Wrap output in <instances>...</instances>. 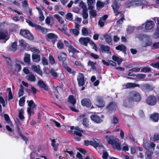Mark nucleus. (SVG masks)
<instances>
[{"label":"nucleus","mask_w":159,"mask_h":159,"mask_svg":"<svg viewBox=\"0 0 159 159\" xmlns=\"http://www.w3.org/2000/svg\"><path fill=\"white\" fill-rule=\"evenodd\" d=\"M143 1L140 0L132 1V6L135 7L136 6H139L143 4Z\"/></svg>","instance_id":"obj_25"},{"label":"nucleus","mask_w":159,"mask_h":159,"mask_svg":"<svg viewBox=\"0 0 159 159\" xmlns=\"http://www.w3.org/2000/svg\"><path fill=\"white\" fill-rule=\"evenodd\" d=\"M150 143L145 141L143 142V146L144 148L147 150H149L150 149Z\"/></svg>","instance_id":"obj_42"},{"label":"nucleus","mask_w":159,"mask_h":159,"mask_svg":"<svg viewBox=\"0 0 159 159\" xmlns=\"http://www.w3.org/2000/svg\"><path fill=\"white\" fill-rule=\"evenodd\" d=\"M120 5L119 3L117 1L115 0L113 2L111 7L114 11V12L115 14V16H117L120 13V10H119L120 7Z\"/></svg>","instance_id":"obj_5"},{"label":"nucleus","mask_w":159,"mask_h":159,"mask_svg":"<svg viewBox=\"0 0 159 159\" xmlns=\"http://www.w3.org/2000/svg\"><path fill=\"white\" fill-rule=\"evenodd\" d=\"M132 102H133L132 101L130 100V97L129 96L128 98H126L125 99L123 105L125 107H129Z\"/></svg>","instance_id":"obj_21"},{"label":"nucleus","mask_w":159,"mask_h":159,"mask_svg":"<svg viewBox=\"0 0 159 159\" xmlns=\"http://www.w3.org/2000/svg\"><path fill=\"white\" fill-rule=\"evenodd\" d=\"M146 101L148 105L153 106L156 103L157 100L155 96L150 95L146 98Z\"/></svg>","instance_id":"obj_6"},{"label":"nucleus","mask_w":159,"mask_h":159,"mask_svg":"<svg viewBox=\"0 0 159 159\" xmlns=\"http://www.w3.org/2000/svg\"><path fill=\"white\" fill-rule=\"evenodd\" d=\"M117 107L116 103L114 102L111 103L107 107V109L109 111H112L116 109Z\"/></svg>","instance_id":"obj_22"},{"label":"nucleus","mask_w":159,"mask_h":159,"mask_svg":"<svg viewBox=\"0 0 159 159\" xmlns=\"http://www.w3.org/2000/svg\"><path fill=\"white\" fill-rule=\"evenodd\" d=\"M49 62L51 64H53L55 63V60L53 56L51 54H49Z\"/></svg>","instance_id":"obj_47"},{"label":"nucleus","mask_w":159,"mask_h":159,"mask_svg":"<svg viewBox=\"0 0 159 159\" xmlns=\"http://www.w3.org/2000/svg\"><path fill=\"white\" fill-rule=\"evenodd\" d=\"M129 96L130 97V100L132 101L139 102L141 99V96L140 93L136 91L130 92L129 93Z\"/></svg>","instance_id":"obj_3"},{"label":"nucleus","mask_w":159,"mask_h":159,"mask_svg":"<svg viewBox=\"0 0 159 159\" xmlns=\"http://www.w3.org/2000/svg\"><path fill=\"white\" fill-rule=\"evenodd\" d=\"M38 85L41 88L45 90H48V86L45 84L44 82L42 80L38 81Z\"/></svg>","instance_id":"obj_19"},{"label":"nucleus","mask_w":159,"mask_h":159,"mask_svg":"<svg viewBox=\"0 0 159 159\" xmlns=\"http://www.w3.org/2000/svg\"><path fill=\"white\" fill-rule=\"evenodd\" d=\"M66 54L64 52H63L58 56V58L60 61L64 62L66 60Z\"/></svg>","instance_id":"obj_28"},{"label":"nucleus","mask_w":159,"mask_h":159,"mask_svg":"<svg viewBox=\"0 0 159 159\" xmlns=\"http://www.w3.org/2000/svg\"><path fill=\"white\" fill-rule=\"evenodd\" d=\"M32 59L34 62H38L40 60V56L39 54L33 53L32 54Z\"/></svg>","instance_id":"obj_24"},{"label":"nucleus","mask_w":159,"mask_h":159,"mask_svg":"<svg viewBox=\"0 0 159 159\" xmlns=\"http://www.w3.org/2000/svg\"><path fill=\"white\" fill-rule=\"evenodd\" d=\"M154 23L152 20L147 21L145 25V28L146 30H150L153 28Z\"/></svg>","instance_id":"obj_15"},{"label":"nucleus","mask_w":159,"mask_h":159,"mask_svg":"<svg viewBox=\"0 0 159 159\" xmlns=\"http://www.w3.org/2000/svg\"><path fill=\"white\" fill-rule=\"evenodd\" d=\"M16 67L15 70L17 71H20L21 70V66L19 64L16 63L15 65Z\"/></svg>","instance_id":"obj_61"},{"label":"nucleus","mask_w":159,"mask_h":159,"mask_svg":"<svg viewBox=\"0 0 159 159\" xmlns=\"http://www.w3.org/2000/svg\"><path fill=\"white\" fill-rule=\"evenodd\" d=\"M89 39L88 37H82L79 39V41L80 44L86 46L89 41Z\"/></svg>","instance_id":"obj_12"},{"label":"nucleus","mask_w":159,"mask_h":159,"mask_svg":"<svg viewBox=\"0 0 159 159\" xmlns=\"http://www.w3.org/2000/svg\"><path fill=\"white\" fill-rule=\"evenodd\" d=\"M105 139L108 143L111 144L112 146L116 149L120 150V147L118 140L113 136L106 135Z\"/></svg>","instance_id":"obj_1"},{"label":"nucleus","mask_w":159,"mask_h":159,"mask_svg":"<svg viewBox=\"0 0 159 159\" xmlns=\"http://www.w3.org/2000/svg\"><path fill=\"white\" fill-rule=\"evenodd\" d=\"M30 54H25V55L24 58V61L28 65L30 64Z\"/></svg>","instance_id":"obj_30"},{"label":"nucleus","mask_w":159,"mask_h":159,"mask_svg":"<svg viewBox=\"0 0 159 159\" xmlns=\"http://www.w3.org/2000/svg\"><path fill=\"white\" fill-rule=\"evenodd\" d=\"M51 74L53 77L55 79L57 78L58 77V74L53 69H51Z\"/></svg>","instance_id":"obj_36"},{"label":"nucleus","mask_w":159,"mask_h":159,"mask_svg":"<svg viewBox=\"0 0 159 159\" xmlns=\"http://www.w3.org/2000/svg\"><path fill=\"white\" fill-rule=\"evenodd\" d=\"M105 5V3L100 1H98L96 3V6L97 9H99L103 7Z\"/></svg>","instance_id":"obj_35"},{"label":"nucleus","mask_w":159,"mask_h":159,"mask_svg":"<svg viewBox=\"0 0 159 159\" xmlns=\"http://www.w3.org/2000/svg\"><path fill=\"white\" fill-rule=\"evenodd\" d=\"M159 115L158 113H155L151 115L150 116V119L154 122H157L159 120Z\"/></svg>","instance_id":"obj_20"},{"label":"nucleus","mask_w":159,"mask_h":159,"mask_svg":"<svg viewBox=\"0 0 159 159\" xmlns=\"http://www.w3.org/2000/svg\"><path fill=\"white\" fill-rule=\"evenodd\" d=\"M66 18L67 20H72L73 19L72 14L71 13H68L66 14Z\"/></svg>","instance_id":"obj_46"},{"label":"nucleus","mask_w":159,"mask_h":159,"mask_svg":"<svg viewBox=\"0 0 159 159\" xmlns=\"http://www.w3.org/2000/svg\"><path fill=\"white\" fill-rule=\"evenodd\" d=\"M31 69L33 70L36 72L38 74L42 76V71L40 70V67L39 65H33Z\"/></svg>","instance_id":"obj_18"},{"label":"nucleus","mask_w":159,"mask_h":159,"mask_svg":"<svg viewBox=\"0 0 159 159\" xmlns=\"http://www.w3.org/2000/svg\"><path fill=\"white\" fill-rule=\"evenodd\" d=\"M19 43L21 47H25L27 45L25 41L22 39L19 41Z\"/></svg>","instance_id":"obj_56"},{"label":"nucleus","mask_w":159,"mask_h":159,"mask_svg":"<svg viewBox=\"0 0 159 159\" xmlns=\"http://www.w3.org/2000/svg\"><path fill=\"white\" fill-rule=\"evenodd\" d=\"M27 102H28V106L29 107L28 108L27 111L30 116L34 114L33 111L31 107L33 108H35L36 107V104H35L34 101L32 100L29 101H27Z\"/></svg>","instance_id":"obj_8"},{"label":"nucleus","mask_w":159,"mask_h":159,"mask_svg":"<svg viewBox=\"0 0 159 159\" xmlns=\"http://www.w3.org/2000/svg\"><path fill=\"white\" fill-rule=\"evenodd\" d=\"M70 127L71 130V131L73 134H75L76 136H82L81 132H83V130L78 127L70 126Z\"/></svg>","instance_id":"obj_9"},{"label":"nucleus","mask_w":159,"mask_h":159,"mask_svg":"<svg viewBox=\"0 0 159 159\" xmlns=\"http://www.w3.org/2000/svg\"><path fill=\"white\" fill-rule=\"evenodd\" d=\"M11 47L12 48V50L14 51L17 49V43L14 42L11 44Z\"/></svg>","instance_id":"obj_60"},{"label":"nucleus","mask_w":159,"mask_h":159,"mask_svg":"<svg viewBox=\"0 0 159 159\" xmlns=\"http://www.w3.org/2000/svg\"><path fill=\"white\" fill-rule=\"evenodd\" d=\"M135 77L140 79H143L145 77L146 75L143 74H138L137 75H135Z\"/></svg>","instance_id":"obj_62"},{"label":"nucleus","mask_w":159,"mask_h":159,"mask_svg":"<svg viewBox=\"0 0 159 159\" xmlns=\"http://www.w3.org/2000/svg\"><path fill=\"white\" fill-rule=\"evenodd\" d=\"M62 66L64 67L65 70L66 71H68V72H69V73L71 72V69L70 67L68 66L66 64L64 63H63Z\"/></svg>","instance_id":"obj_48"},{"label":"nucleus","mask_w":159,"mask_h":159,"mask_svg":"<svg viewBox=\"0 0 159 159\" xmlns=\"http://www.w3.org/2000/svg\"><path fill=\"white\" fill-rule=\"evenodd\" d=\"M18 132L20 136L22 138V139L26 143H27V142H28V138L22 134L19 130Z\"/></svg>","instance_id":"obj_45"},{"label":"nucleus","mask_w":159,"mask_h":159,"mask_svg":"<svg viewBox=\"0 0 159 159\" xmlns=\"http://www.w3.org/2000/svg\"><path fill=\"white\" fill-rule=\"evenodd\" d=\"M68 48L69 51L70 52L75 53L76 51V49H75L74 48H73L71 45H69V47H68Z\"/></svg>","instance_id":"obj_64"},{"label":"nucleus","mask_w":159,"mask_h":159,"mask_svg":"<svg viewBox=\"0 0 159 159\" xmlns=\"http://www.w3.org/2000/svg\"><path fill=\"white\" fill-rule=\"evenodd\" d=\"M82 105L83 106H86L89 107L91 105V102L90 100L88 98H84L81 101Z\"/></svg>","instance_id":"obj_17"},{"label":"nucleus","mask_w":159,"mask_h":159,"mask_svg":"<svg viewBox=\"0 0 159 159\" xmlns=\"http://www.w3.org/2000/svg\"><path fill=\"white\" fill-rule=\"evenodd\" d=\"M88 43L93 47V49H94L96 51H97L98 48L95 43L93 41L89 39V41Z\"/></svg>","instance_id":"obj_40"},{"label":"nucleus","mask_w":159,"mask_h":159,"mask_svg":"<svg viewBox=\"0 0 159 159\" xmlns=\"http://www.w3.org/2000/svg\"><path fill=\"white\" fill-rule=\"evenodd\" d=\"M142 89L147 91L152 90L153 89V87L149 84H144L142 85Z\"/></svg>","instance_id":"obj_26"},{"label":"nucleus","mask_w":159,"mask_h":159,"mask_svg":"<svg viewBox=\"0 0 159 159\" xmlns=\"http://www.w3.org/2000/svg\"><path fill=\"white\" fill-rule=\"evenodd\" d=\"M86 115L85 114H82L79 117L80 120H82L83 122L82 124L83 125L88 127L89 126V120L88 119L85 117Z\"/></svg>","instance_id":"obj_11"},{"label":"nucleus","mask_w":159,"mask_h":159,"mask_svg":"<svg viewBox=\"0 0 159 159\" xmlns=\"http://www.w3.org/2000/svg\"><path fill=\"white\" fill-rule=\"evenodd\" d=\"M51 145L54 148V149L55 151H57V147L59 145L58 143L56 144L55 143V140L53 139L51 140Z\"/></svg>","instance_id":"obj_39"},{"label":"nucleus","mask_w":159,"mask_h":159,"mask_svg":"<svg viewBox=\"0 0 159 159\" xmlns=\"http://www.w3.org/2000/svg\"><path fill=\"white\" fill-rule=\"evenodd\" d=\"M124 89H128L130 88H134L136 87H139V85L138 84L132 83H127L123 85Z\"/></svg>","instance_id":"obj_14"},{"label":"nucleus","mask_w":159,"mask_h":159,"mask_svg":"<svg viewBox=\"0 0 159 159\" xmlns=\"http://www.w3.org/2000/svg\"><path fill=\"white\" fill-rule=\"evenodd\" d=\"M68 101L73 105L75 104L76 102V100L74 98V97L72 95H70L69 96Z\"/></svg>","instance_id":"obj_33"},{"label":"nucleus","mask_w":159,"mask_h":159,"mask_svg":"<svg viewBox=\"0 0 159 159\" xmlns=\"http://www.w3.org/2000/svg\"><path fill=\"white\" fill-rule=\"evenodd\" d=\"M70 32H72L75 35V36L78 35L79 34V31L76 29H70Z\"/></svg>","instance_id":"obj_54"},{"label":"nucleus","mask_w":159,"mask_h":159,"mask_svg":"<svg viewBox=\"0 0 159 159\" xmlns=\"http://www.w3.org/2000/svg\"><path fill=\"white\" fill-rule=\"evenodd\" d=\"M47 36L48 38L53 39L52 40V42L53 44H54L57 38V36L53 33H49L47 35Z\"/></svg>","instance_id":"obj_27"},{"label":"nucleus","mask_w":159,"mask_h":159,"mask_svg":"<svg viewBox=\"0 0 159 159\" xmlns=\"http://www.w3.org/2000/svg\"><path fill=\"white\" fill-rule=\"evenodd\" d=\"M57 46L58 48L60 49H61L63 48L64 44L60 40L57 43Z\"/></svg>","instance_id":"obj_49"},{"label":"nucleus","mask_w":159,"mask_h":159,"mask_svg":"<svg viewBox=\"0 0 159 159\" xmlns=\"http://www.w3.org/2000/svg\"><path fill=\"white\" fill-rule=\"evenodd\" d=\"M78 84L79 86H83L85 82L84 75L82 73L79 74L77 77Z\"/></svg>","instance_id":"obj_10"},{"label":"nucleus","mask_w":159,"mask_h":159,"mask_svg":"<svg viewBox=\"0 0 159 159\" xmlns=\"http://www.w3.org/2000/svg\"><path fill=\"white\" fill-rule=\"evenodd\" d=\"M150 65L155 68L159 69V62L157 63L153 62L151 63L150 64Z\"/></svg>","instance_id":"obj_52"},{"label":"nucleus","mask_w":159,"mask_h":159,"mask_svg":"<svg viewBox=\"0 0 159 159\" xmlns=\"http://www.w3.org/2000/svg\"><path fill=\"white\" fill-rule=\"evenodd\" d=\"M96 64V63L94 62L91 61H89L88 63V65L90 66H91L92 68L93 69H94L95 68L94 66Z\"/></svg>","instance_id":"obj_63"},{"label":"nucleus","mask_w":159,"mask_h":159,"mask_svg":"<svg viewBox=\"0 0 159 159\" xmlns=\"http://www.w3.org/2000/svg\"><path fill=\"white\" fill-rule=\"evenodd\" d=\"M89 14L90 16L92 18L95 17L97 15L96 11L94 10L90 11L89 12Z\"/></svg>","instance_id":"obj_43"},{"label":"nucleus","mask_w":159,"mask_h":159,"mask_svg":"<svg viewBox=\"0 0 159 159\" xmlns=\"http://www.w3.org/2000/svg\"><path fill=\"white\" fill-rule=\"evenodd\" d=\"M58 91L57 88H55L54 89V92L52 94V96L53 97L56 99H57L58 98Z\"/></svg>","instance_id":"obj_38"},{"label":"nucleus","mask_w":159,"mask_h":159,"mask_svg":"<svg viewBox=\"0 0 159 159\" xmlns=\"http://www.w3.org/2000/svg\"><path fill=\"white\" fill-rule=\"evenodd\" d=\"M20 34L22 36L30 40H32L34 39V37L29 31L26 30H21Z\"/></svg>","instance_id":"obj_7"},{"label":"nucleus","mask_w":159,"mask_h":159,"mask_svg":"<svg viewBox=\"0 0 159 159\" xmlns=\"http://www.w3.org/2000/svg\"><path fill=\"white\" fill-rule=\"evenodd\" d=\"M112 59L118 62V64L119 65L122 62V59L119 58L118 57L115 55H113L112 57Z\"/></svg>","instance_id":"obj_37"},{"label":"nucleus","mask_w":159,"mask_h":159,"mask_svg":"<svg viewBox=\"0 0 159 159\" xmlns=\"http://www.w3.org/2000/svg\"><path fill=\"white\" fill-rule=\"evenodd\" d=\"M152 71V69L149 67H145L142 68L141 70V72H144L145 73L151 72Z\"/></svg>","instance_id":"obj_34"},{"label":"nucleus","mask_w":159,"mask_h":159,"mask_svg":"<svg viewBox=\"0 0 159 159\" xmlns=\"http://www.w3.org/2000/svg\"><path fill=\"white\" fill-rule=\"evenodd\" d=\"M126 47L122 44L118 45L116 47V50H119L125 52L126 51Z\"/></svg>","instance_id":"obj_32"},{"label":"nucleus","mask_w":159,"mask_h":159,"mask_svg":"<svg viewBox=\"0 0 159 159\" xmlns=\"http://www.w3.org/2000/svg\"><path fill=\"white\" fill-rule=\"evenodd\" d=\"M25 78L31 82L35 81L36 80V78L34 75L32 73L27 75Z\"/></svg>","instance_id":"obj_23"},{"label":"nucleus","mask_w":159,"mask_h":159,"mask_svg":"<svg viewBox=\"0 0 159 159\" xmlns=\"http://www.w3.org/2000/svg\"><path fill=\"white\" fill-rule=\"evenodd\" d=\"M7 90L9 91L8 100H9L12 99L13 98V97L12 94L11 89L10 88H8Z\"/></svg>","instance_id":"obj_51"},{"label":"nucleus","mask_w":159,"mask_h":159,"mask_svg":"<svg viewBox=\"0 0 159 159\" xmlns=\"http://www.w3.org/2000/svg\"><path fill=\"white\" fill-rule=\"evenodd\" d=\"M24 92V91L23 86L21 85L20 86V89H19L18 92L19 97H20L22 96L23 95Z\"/></svg>","instance_id":"obj_41"},{"label":"nucleus","mask_w":159,"mask_h":159,"mask_svg":"<svg viewBox=\"0 0 159 159\" xmlns=\"http://www.w3.org/2000/svg\"><path fill=\"white\" fill-rule=\"evenodd\" d=\"M25 102V97H23L21 98L19 102V105L21 106L22 107L24 105V102Z\"/></svg>","instance_id":"obj_50"},{"label":"nucleus","mask_w":159,"mask_h":159,"mask_svg":"<svg viewBox=\"0 0 159 159\" xmlns=\"http://www.w3.org/2000/svg\"><path fill=\"white\" fill-rule=\"evenodd\" d=\"M134 27L132 26H128L127 29V30L128 33L131 34L133 32L134 30Z\"/></svg>","instance_id":"obj_55"},{"label":"nucleus","mask_w":159,"mask_h":159,"mask_svg":"<svg viewBox=\"0 0 159 159\" xmlns=\"http://www.w3.org/2000/svg\"><path fill=\"white\" fill-rule=\"evenodd\" d=\"M96 101L98 102L97 106L99 107H103L105 105V103L102 98L100 97H98L96 98Z\"/></svg>","instance_id":"obj_16"},{"label":"nucleus","mask_w":159,"mask_h":159,"mask_svg":"<svg viewBox=\"0 0 159 159\" xmlns=\"http://www.w3.org/2000/svg\"><path fill=\"white\" fill-rule=\"evenodd\" d=\"M4 117L5 120L8 124H11L9 116L7 114H4Z\"/></svg>","instance_id":"obj_58"},{"label":"nucleus","mask_w":159,"mask_h":159,"mask_svg":"<svg viewBox=\"0 0 159 159\" xmlns=\"http://www.w3.org/2000/svg\"><path fill=\"white\" fill-rule=\"evenodd\" d=\"M103 155L102 157L104 159H107L108 156V152L104 150H102Z\"/></svg>","instance_id":"obj_53"},{"label":"nucleus","mask_w":159,"mask_h":159,"mask_svg":"<svg viewBox=\"0 0 159 159\" xmlns=\"http://www.w3.org/2000/svg\"><path fill=\"white\" fill-rule=\"evenodd\" d=\"M118 120L117 117L115 116H113V118L111 120L112 123L114 124H115L118 123Z\"/></svg>","instance_id":"obj_59"},{"label":"nucleus","mask_w":159,"mask_h":159,"mask_svg":"<svg viewBox=\"0 0 159 159\" xmlns=\"http://www.w3.org/2000/svg\"><path fill=\"white\" fill-rule=\"evenodd\" d=\"M84 142L85 145L87 146L91 145L93 146L96 149L97 148H102L103 149L104 148L103 146L100 141L96 139H94L92 141H85Z\"/></svg>","instance_id":"obj_2"},{"label":"nucleus","mask_w":159,"mask_h":159,"mask_svg":"<svg viewBox=\"0 0 159 159\" xmlns=\"http://www.w3.org/2000/svg\"><path fill=\"white\" fill-rule=\"evenodd\" d=\"M104 37L107 43L110 45H112L111 38L109 35L106 34L104 35Z\"/></svg>","instance_id":"obj_29"},{"label":"nucleus","mask_w":159,"mask_h":159,"mask_svg":"<svg viewBox=\"0 0 159 159\" xmlns=\"http://www.w3.org/2000/svg\"><path fill=\"white\" fill-rule=\"evenodd\" d=\"M24 111L22 109H20L19 111V116L20 119L22 120L24 119V116L23 115Z\"/></svg>","instance_id":"obj_44"},{"label":"nucleus","mask_w":159,"mask_h":159,"mask_svg":"<svg viewBox=\"0 0 159 159\" xmlns=\"http://www.w3.org/2000/svg\"><path fill=\"white\" fill-rule=\"evenodd\" d=\"M124 18L123 17H121L119 20L116 21V24L117 25L120 26L121 24H122L123 22V20Z\"/></svg>","instance_id":"obj_57"},{"label":"nucleus","mask_w":159,"mask_h":159,"mask_svg":"<svg viewBox=\"0 0 159 159\" xmlns=\"http://www.w3.org/2000/svg\"><path fill=\"white\" fill-rule=\"evenodd\" d=\"M9 38L7 31L5 30H0V42L5 43Z\"/></svg>","instance_id":"obj_4"},{"label":"nucleus","mask_w":159,"mask_h":159,"mask_svg":"<svg viewBox=\"0 0 159 159\" xmlns=\"http://www.w3.org/2000/svg\"><path fill=\"white\" fill-rule=\"evenodd\" d=\"M91 119L96 123H99L102 122V120L100 117L97 115H93L90 116Z\"/></svg>","instance_id":"obj_13"},{"label":"nucleus","mask_w":159,"mask_h":159,"mask_svg":"<svg viewBox=\"0 0 159 159\" xmlns=\"http://www.w3.org/2000/svg\"><path fill=\"white\" fill-rule=\"evenodd\" d=\"M100 49L102 52H108L110 50V48L109 46L102 44L100 45Z\"/></svg>","instance_id":"obj_31"}]
</instances>
